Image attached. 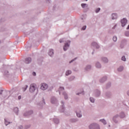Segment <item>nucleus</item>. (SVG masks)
I'll return each instance as SVG.
<instances>
[{
    "label": "nucleus",
    "instance_id": "obj_46",
    "mask_svg": "<svg viewBox=\"0 0 129 129\" xmlns=\"http://www.w3.org/2000/svg\"><path fill=\"white\" fill-rule=\"evenodd\" d=\"M23 125H21L20 126H18V129H23Z\"/></svg>",
    "mask_w": 129,
    "mask_h": 129
},
{
    "label": "nucleus",
    "instance_id": "obj_26",
    "mask_svg": "<svg viewBox=\"0 0 129 129\" xmlns=\"http://www.w3.org/2000/svg\"><path fill=\"white\" fill-rule=\"evenodd\" d=\"M101 60L104 63H108V58L107 57H102Z\"/></svg>",
    "mask_w": 129,
    "mask_h": 129
},
{
    "label": "nucleus",
    "instance_id": "obj_18",
    "mask_svg": "<svg viewBox=\"0 0 129 129\" xmlns=\"http://www.w3.org/2000/svg\"><path fill=\"white\" fill-rule=\"evenodd\" d=\"M78 121H79V119L78 118H74L70 119V122L72 123H74V122H77Z\"/></svg>",
    "mask_w": 129,
    "mask_h": 129
},
{
    "label": "nucleus",
    "instance_id": "obj_3",
    "mask_svg": "<svg viewBox=\"0 0 129 129\" xmlns=\"http://www.w3.org/2000/svg\"><path fill=\"white\" fill-rule=\"evenodd\" d=\"M101 94V92L98 89H96L94 91L93 95L95 97H100Z\"/></svg>",
    "mask_w": 129,
    "mask_h": 129
},
{
    "label": "nucleus",
    "instance_id": "obj_48",
    "mask_svg": "<svg viewBox=\"0 0 129 129\" xmlns=\"http://www.w3.org/2000/svg\"><path fill=\"white\" fill-rule=\"evenodd\" d=\"M64 42V40L63 39L59 40V43H63Z\"/></svg>",
    "mask_w": 129,
    "mask_h": 129
},
{
    "label": "nucleus",
    "instance_id": "obj_10",
    "mask_svg": "<svg viewBox=\"0 0 129 129\" xmlns=\"http://www.w3.org/2000/svg\"><path fill=\"white\" fill-rule=\"evenodd\" d=\"M48 89V84L45 83H43L41 84V89L42 90H46Z\"/></svg>",
    "mask_w": 129,
    "mask_h": 129
},
{
    "label": "nucleus",
    "instance_id": "obj_22",
    "mask_svg": "<svg viewBox=\"0 0 129 129\" xmlns=\"http://www.w3.org/2000/svg\"><path fill=\"white\" fill-rule=\"evenodd\" d=\"M48 55L50 57H52L53 55H54V50L52 49H50L48 52Z\"/></svg>",
    "mask_w": 129,
    "mask_h": 129
},
{
    "label": "nucleus",
    "instance_id": "obj_24",
    "mask_svg": "<svg viewBox=\"0 0 129 129\" xmlns=\"http://www.w3.org/2000/svg\"><path fill=\"white\" fill-rule=\"evenodd\" d=\"M119 117L120 118H124L125 117V114L124 113V112L122 111L119 113Z\"/></svg>",
    "mask_w": 129,
    "mask_h": 129
},
{
    "label": "nucleus",
    "instance_id": "obj_35",
    "mask_svg": "<svg viewBox=\"0 0 129 129\" xmlns=\"http://www.w3.org/2000/svg\"><path fill=\"white\" fill-rule=\"evenodd\" d=\"M39 104L40 105H45V104H46V103L45 102V100L43 99L42 101Z\"/></svg>",
    "mask_w": 129,
    "mask_h": 129
},
{
    "label": "nucleus",
    "instance_id": "obj_6",
    "mask_svg": "<svg viewBox=\"0 0 129 129\" xmlns=\"http://www.w3.org/2000/svg\"><path fill=\"white\" fill-rule=\"evenodd\" d=\"M81 7L82 8H83V9H84L85 13L88 12V11L89 10V8H88V5L86 4H82Z\"/></svg>",
    "mask_w": 129,
    "mask_h": 129
},
{
    "label": "nucleus",
    "instance_id": "obj_11",
    "mask_svg": "<svg viewBox=\"0 0 129 129\" xmlns=\"http://www.w3.org/2000/svg\"><path fill=\"white\" fill-rule=\"evenodd\" d=\"M61 106L59 109L60 112H64L65 111V107H64V102L61 101Z\"/></svg>",
    "mask_w": 129,
    "mask_h": 129
},
{
    "label": "nucleus",
    "instance_id": "obj_33",
    "mask_svg": "<svg viewBox=\"0 0 129 129\" xmlns=\"http://www.w3.org/2000/svg\"><path fill=\"white\" fill-rule=\"evenodd\" d=\"M100 121H101V122H102V123H103V124L104 125L106 124V121L104 119H100Z\"/></svg>",
    "mask_w": 129,
    "mask_h": 129
},
{
    "label": "nucleus",
    "instance_id": "obj_23",
    "mask_svg": "<svg viewBox=\"0 0 129 129\" xmlns=\"http://www.w3.org/2000/svg\"><path fill=\"white\" fill-rule=\"evenodd\" d=\"M112 20H116L117 19V14L113 13L111 15Z\"/></svg>",
    "mask_w": 129,
    "mask_h": 129
},
{
    "label": "nucleus",
    "instance_id": "obj_31",
    "mask_svg": "<svg viewBox=\"0 0 129 129\" xmlns=\"http://www.w3.org/2000/svg\"><path fill=\"white\" fill-rule=\"evenodd\" d=\"M71 73H72V72L70 70H68L66 72V76H68V75H70V74H71Z\"/></svg>",
    "mask_w": 129,
    "mask_h": 129
},
{
    "label": "nucleus",
    "instance_id": "obj_49",
    "mask_svg": "<svg viewBox=\"0 0 129 129\" xmlns=\"http://www.w3.org/2000/svg\"><path fill=\"white\" fill-rule=\"evenodd\" d=\"M3 91H4V90H0V95H2L3 94Z\"/></svg>",
    "mask_w": 129,
    "mask_h": 129
},
{
    "label": "nucleus",
    "instance_id": "obj_13",
    "mask_svg": "<svg viewBox=\"0 0 129 129\" xmlns=\"http://www.w3.org/2000/svg\"><path fill=\"white\" fill-rule=\"evenodd\" d=\"M127 23V20H126L125 18H123V19L121 20V24L122 27H124L125 25H126Z\"/></svg>",
    "mask_w": 129,
    "mask_h": 129
},
{
    "label": "nucleus",
    "instance_id": "obj_40",
    "mask_svg": "<svg viewBox=\"0 0 129 129\" xmlns=\"http://www.w3.org/2000/svg\"><path fill=\"white\" fill-rule=\"evenodd\" d=\"M4 75H6V76H9V75H10V73H9V71H6L5 72Z\"/></svg>",
    "mask_w": 129,
    "mask_h": 129
},
{
    "label": "nucleus",
    "instance_id": "obj_58",
    "mask_svg": "<svg viewBox=\"0 0 129 129\" xmlns=\"http://www.w3.org/2000/svg\"><path fill=\"white\" fill-rule=\"evenodd\" d=\"M0 44H2V41L0 40Z\"/></svg>",
    "mask_w": 129,
    "mask_h": 129
},
{
    "label": "nucleus",
    "instance_id": "obj_54",
    "mask_svg": "<svg viewBox=\"0 0 129 129\" xmlns=\"http://www.w3.org/2000/svg\"><path fill=\"white\" fill-rule=\"evenodd\" d=\"M21 96H19L18 97V99H21Z\"/></svg>",
    "mask_w": 129,
    "mask_h": 129
},
{
    "label": "nucleus",
    "instance_id": "obj_52",
    "mask_svg": "<svg viewBox=\"0 0 129 129\" xmlns=\"http://www.w3.org/2000/svg\"><path fill=\"white\" fill-rule=\"evenodd\" d=\"M50 0H47V1H46V2H47V3H48V4H50Z\"/></svg>",
    "mask_w": 129,
    "mask_h": 129
},
{
    "label": "nucleus",
    "instance_id": "obj_21",
    "mask_svg": "<svg viewBox=\"0 0 129 129\" xmlns=\"http://www.w3.org/2000/svg\"><path fill=\"white\" fill-rule=\"evenodd\" d=\"M95 67L97 69H101V63H100V62L99 61H97L95 63Z\"/></svg>",
    "mask_w": 129,
    "mask_h": 129
},
{
    "label": "nucleus",
    "instance_id": "obj_2",
    "mask_svg": "<svg viewBox=\"0 0 129 129\" xmlns=\"http://www.w3.org/2000/svg\"><path fill=\"white\" fill-rule=\"evenodd\" d=\"M70 44H71V41L68 40L66 41V43H64L63 47V51H67L68 49H69V47H70Z\"/></svg>",
    "mask_w": 129,
    "mask_h": 129
},
{
    "label": "nucleus",
    "instance_id": "obj_51",
    "mask_svg": "<svg viewBox=\"0 0 129 129\" xmlns=\"http://www.w3.org/2000/svg\"><path fill=\"white\" fill-rule=\"evenodd\" d=\"M126 94L128 96H129V90H128L127 92H126Z\"/></svg>",
    "mask_w": 129,
    "mask_h": 129
},
{
    "label": "nucleus",
    "instance_id": "obj_29",
    "mask_svg": "<svg viewBox=\"0 0 129 129\" xmlns=\"http://www.w3.org/2000/svg\"><path fill=\"white\" fill-rule=\"evenodd\" d=\"M89 100L92 103H94V102H95V99L92 97L89 98Z\"/></svg>",
    "mask_w": 129,
    "mask_h": 129
},
{
    "label": "nucleus",
    "instance_id": "obj_4",
    "mask_svg": "<svg viewBox=\"0 0 129 129\" xmlns=\"http://www.w3.org/2000/svg\"><path fill=\"white\" fill-rule=\"evenodd\" d=\"M50 102L52 103V104H56V105H58L59 103H58V100H57V98L56 97L53 96L51 97L50 99Z\"/></svg>",
    "mask_w": 129,
    "mask_h": 129
},
{
    "label": "nucleus",
    "instance_id": "obj_43",
    "mask_svg": "<svg viewBox=\"0 0 129 129\" xmlns=\"http://www.w3.org/2000/svg\"><path fill=\"white\" fill-rule=\"evenodd\" d=\"M28 85H26L25 87H23L22 89L23 90V91H25L26 90H27V88H28Z\"/></svg>",
    "mask_w": 129,
    "mask_h": 129
},
{
    "label": "nucleus",
    "instance_id": "obj_16",
    "mask_svg": "<svg viewBox=\"0 0 129 129\" xmlns=\"http://www.w3.org/2000/svg\"><path fill=\"white\" fill-rule=\"evenodd\" d=\"M105 96L107 98H110L112 96V93L109 91H107L105 93Z\"/></svg>",
    "mask_w": 129,
    "mask_h": 129
},
{
    "label": "nucleus",
    "instance_id": "obj_25",
    "mask_svg": "<svg viewBox=\"0 0 129 129\" xmlns=\"http://www.w3.org/2000/svg\"><path fill=\"white\" fill-rule=\"evenodd\" d=\"M53 121L55 124H58L59 122H60V120L57 118H54L53 119Z\"/></svg>",
    "mask_w": 129,
    "mask_h": 129
},
{
    "label": "nucleus",
    "instance_id": "obj_5",
    "mask_svg": "<svg viewBox=\"0 0 129 129\" xmlns=\"http://www.w3.org/2000/svg\"><path fill=\"white\" fill-rule=\"evenodd\" d=\"M127 42V40H126V39L122 40L120 44V48H121V49H123V48H124V46L126 45Z\"/></svg>",
    "mask_w": 129,
    "mask_h": 129
},
{
    "label": "nucleus",
    "instance_id": "obj_38",
    "mask_svg": "<svg viewBox=\"0 0 129 129\" xmlns=\"http://www.w3.org/2000/svg\"><path fill=\"white\" fill-rule=\"evenodd\" d=\"M110 86H111V83H110V82L108 83L106 85L107 88H109V87H110Z\"/></svg>",
    "mask_w": 129,
    "mask_h": 129
},
{
    "label": "nucleus",
    "instance_id": "obj_53",
    "mask_svg": "<svg viewBox=\"0 0 129 129\" xmlns=\"http://www.w3.org/2000/svg\"><path fill=\"white\" fill-rule=\"evenodd\" d=\"M80 94H81V93H78L77 94V95H80Z\"/></svg>",
    "mask_w": 129,
    "mask_h": 129
},
{
    "label": "nucleus",
    "instance_id": "obj_14",
    "mask_svg": "<svg viewBox=\"0 0 129 129\" xmlns=\"http://www.w3.org/2000/svg\"><path fill=\"white\" fill-rule=\"evenodd\" d=\"M92 46H93V47L94 48H96V49H99V48H100V46L99 45H98V43L95 42H93L92 43Z\"/></svg>",
    "mask_w": 129,
    "mask_h": 129
},
{
    "label": "nucleus",
    "instance_id": "obj_57",
    "mask_svg": "<svg viewBox=\"0 0 129 129\" xmlns=\"http://www.w3.org/2000/svg\"><path fill=\"white\" fill-rule=\"evenodd\" d=\"M55 8H56V6H53V9H55Z\"/></svg>",
    "mask_w": 129,
    "mask_h": 129
},
{
    "label": "nucleus",
    "instance_id": "obj_60",
    "mask_svg": "<svg viewBox=\"0 0 129 129\" xmlns=\"http://www.w3.org/2000/svg\"><path fill=\"white\" fill-rule=\"evenodd\" d=\"M84 1H86V2H87V1H88V0H84Z\"/></svg>",
    "mask_w": 129,
    "mask_h": 129
},
{
    "label": "nucleus",
    "instance_id": "obj_34",
    "mask_svg": "<svg viewBox=\"0 0 129 129\" xmlns=\"http://www.w3.org/2000/svg\"><path fill=\"white\" fill-rule=\"evenodd\" d=\"M10 123H11V122H9L8 121V120H7V119H5V124H6V125H9V124H10Z\"/></svg>",
    "mask_w": 129,
    "mask_h": 129
},
{
    "label": "nucleus",
    "instance_id": "obj_47",
    "mask_svg": "<svg viewBox=\"0 0 129 129\" xmlns=\"http://www.w3.org/2000/svg\"><path fill=\"white\" fill-rule=\"evenodd\" d=\"M32 75H33V76H36V72H33L32 73Z\"/></svg>",
    "mask_w": 129,
    "mask_h": 129
},
{
    "label": "nucleus",
    "instance_id": "obj_44",
    "mask_svg": "<svg viewBox=\"0 0 129 129\" xmlns=\"http://www.w3.org/2000/svg\"><path fill=\"white\" fill-rule=\"evenodd\" d=\"M25 127L26 129L30 128V127H31V125H26Z\"/></svg>",
    "mask_w": 129,
    "mask_h": 129
},
{
    "label": "nucleus",
    "instance_id": "obj_9",
    "mask_svg": "<svg viewBox=\"0 0 129 129\" xmlns=\"http://www.w3.org/2000/svg\"><path fill=\"white\" fill-rule=\"evenodd\" d=\"M107 80V77L106 76H104L102 78H101L99 81L100 82V83L103 84L104 83V82H105V81H106Z\"/></svg>",
    "mask_w": 129,
    "mask_h": 129
},
{
    "label": "nucleus",
    "instance_id": "obj_56",
    "mask_svg": "<svg viewBox=\"0 0 129 129\" xmlns=\"http://www.w3.org/2000/svg\"><path fill=\"white\" fill-rule=\"evenodd\" d=\"M93 54H94V51H93V52H92V54L93 55Z\"/></svg>",
    "mask_w": 129,
    "mask_h": 129
},
{
    "label": "nucleus",
    "instance_id": "obj_42",
    "mask_svg": "<svg viewBox=\"0 0 129 129\" xmlns=\"http://www.w3.org/2000/svg\"><path fill=\"white\" fill-rule=\"evenodd\" d=\"M77 59V57L74 58L73 59H72L69 62L70 64H71V63H73V62H74V61L76 60Z\"/></svg>",
    "mask_w": 129,
    "mask_h": 129
},
{
    "label": "nucleus",
    "instance_id": "obj_15",
    "mask_svg": "<svg viewBox=\"0 0 129 129\" xmlns=\"http://www.w3.org/2000/svg\"><path fill=\"white\" fill-rule=\"evenodd\" d=\"M91 68H92V66L90 64H88L85 68V71L88 72V71H90V70H91Z\"/></svg>",
    "mask_w": 129,
    "mask_h": 129
},
{
    "label": "nucleus",
    "instance_id": "obj_45",
    "mask_svg": "<svg viewBox=\"0 0 129 129\" xmlns=\"http://www.w3.org/2000/svg\"><path fill=\"white\" fill-rule=\"evenodd\" d=\"M82 30H83V31H85V30H86V25L84 26L82 28Z\"/></svg>",
    "mask_w": 129,
    "mask_h": 129
},
{
    "label": "nucleus",
    "instance_id": "obj_36",
    "mask_svg": "<svg viewBox=\"0 0 129 129\" xmlns=\"http://www.w3.org/2000/svg\"><path fill=\"white\" fill-rule=\"evenodd\" d=\"M124 35L126 37H129V31H126L124 33Z\"/></svg>",
    "mask_w": 129,
    "mask_h": 129
},
{
    "label": "nucleus",
    "instance_id": "obj_32",
    "mask_svg": "<svg viewBox=\"0 0 129 129\" xmlns=\"http://www.w3.org/2000/svg\"><path fill=\"white\" fill-rule=\"evenodd\" d=\"M75 79V77H74V76H71L69 78V81H73V80H74Z\"/></svg>",
    "mask_w": 129,
    "mask_h": 129
},
{
    "label": "nucleus",
    "instance_id": "obj_17",
    "mask_svg": "<svg viewBox=\"0 0 129 129\" xmlns=\"http://www.w3.org/2000/svg\"><path fill=\"white\" fill-rule=\"evenodd\" d=\"M119 116V115L118 114H116L113 117L112 120L115 122V123H117V122H118V121L116 119Z\"/></svg>",
    "mask_w": 129,
    "mask_h": 129
},
{
    "label": "nucleus",
    "instance_id": "obj_8",
    "mask_svg": "<svg viewBox=\"0 0 129 129\" xmlns=\"http://www.w3.org/2000/svg\"><path fill=\"white\" fill-rule=\"evenodd\" d=\"M76 114L77 116V117H79L81 118V117H82V111H81V110L78 109L76 111Z\"/></svg>",
    "mask_w": 129,
    "mask_h": 129
},
{
    "label": "nucleus",
    "instance_id": "obj_20",
    "mask_svg": "<svg viewBox=\"0 0 129 129\" xmlns=\"http://www.w3.org/2000/svg\"><path fill=\"white\" fill-rule=\"evenodd\" d=\"M32 62V58L31 57H27L25 59V63L26 64H30Z\"/></svg>",
    "mask_w": 129,
    "mask_h": 129
},
{
    "label": "nucleus",
    "instance_id": "obj_39",
    "mask_svg": "<svg viewBox=\"0 0 129 129\" xmlns=\"http://www.w3.org/2000/svg\"><path fill=\"white\" fill-rule=\"evenodd\" d=\"M113 41H114V42H116V41H117V37L115 36H114L113 37Z\"/></svg>",
    "mask_w": 129,
    "mask_h": 129
},
{
    "label": "nucleus",
    "instance_id": "obj_28",
    "mask_svg": "<svg viewBox=\"0 0 129 129\" xmlns=\"http://www.w3.org/2000/svg\"><path fill=\"white\" fill-rule=\"evenodd\" d=\"M14 111L15 113H16V114H17V115H18L19 114V108L15 107L14 108Z\"/></svg>",
    "mask_w": 129,
    "mask_h": 129
},
{
    "label": "nucleus",
    "instance_id": "obj_1",
    "mask_svg": "<svg viewBox=\"0 0 129 129\" xmlns=\"http://www.w3.org/2000/svg\"><path fill=\"white\" fill-rule=\"evenodd\" d=\"M89 129H100V127L97 123H92L89 125Z\"/></svg>",
    "mask_w": 129,
    "mask_h": 129
},
{
    "label": "nucleus",
    "instance_id": "obj_27",
    "mask_svg": "<svg viewBox=\"0 0 129 129\" xmlns=\"http://www.w3.org/2000/svg\"><path fill=\"white\" fill-rule=\"evenodd\" d=\"M123 69H124L123 66H121L119 68H118L117 71L118 72H121L123 71Z\"/></svg>",
    "mask_w": 129,
    "mask_h": 129
},
{
    "label": "nucleus",
    "instance_id": "obj_12",
    "mask_svg": "<svg viewBox=\"0 0 129 129\" xmlns=\"http://www.w3.org/2000/svg\"><path fill=\"white\" fill-rule=\"evenodd\" d=\"M36 88L35 87V85H34V84L31 85L29 88V91L31 93L34 92L35 90H36Z\"/></svg>",
    "mask_w": 129,
    "mask_h": 129
},
{
    "label": "nucleus",
    "instance_id": "obj_7",
    "mask_svg": "<svg viewBox=\"0 0 129 129\" xmlns=\"http://www.w3.org/2000/svg\"><path fill=\"white\" fill-rule=\"evenodd\" d=\"M33 114V110H31L25 112L23 113V116L25 117L30 116V115H32Z\"/></svg>",
    "mask_w": 129,
    "mask_h": 129
},
{
    "label": "nucleus",
    "instance_id": "obj_37",
    "mask_svg": "<svg viewBox=\"0 0 129 129\" xmlns=\"http://www.w3.org/2000/svg\"><path fill=\"white\" fill-rule=\"evenodd\" d=\"M121 60L122 61H124L125 62L126 61V58H125V56L123 55L121 57Z\"/></svg>",
    "mask_w": 129,
    "mask_h": 129
},
{
    "label": "nucleus",
    "instance_id": "obj_30",
    "mask_svg": "<svg viewBox=\"0 0 129 129\" xmlns=\"http://www.w3.org/2000/svg\"><path fill=\"white\" fill-rule=\"evenodd\" d=\"M62 95L64 96V99H68V95H67V93H66V92H62Z\"/></svg>",
    "mask_w": 129,
    "mask_h": 129
},
{
    "label": "nucleus",
    "instance_id": "obj_59",
    "mask_svg": "<svg viewBox=\"0 0 129 129\" xmlns=\"http://www.w3.org/2000/svg\"><path fill=\"white\" fill-rule=\"evenodd\" d=\"M108 126H109V127H110V125H109Z\"/></svg>",
    "mask_w": 129,
    "mask_h": 129
},
{
    "label": "nucleus",
    "instance_id": "obj_41",
    "mask_svg": "<svg viewBox=\"0 0 129 129\" xmlns=\"http://www.w3.org/2000/svg\"><path fill=\"white\" fill-rule=\"evenodd\" d=\"M99 12H100V8H97L95 10V13H96V14L99 13Z\"/></svg>",
    "mask_w": 129,
    "mask_h": 129
},
{
    "label": "nucleus",
    "instance_id": "obj_19",
    "mask_svg": "<svg viewBox=\"0 0 129 129\" xmlns=\"http://www.w3.org/2000/svg\"><path fill=\"white\" fill-rule=\"evenodd\" d=\"M64 90H65V89L64 88V87H59V88H58V89L57 90L56 92H58L59 95H61V92H63V91H64Z\"/></svg>",
    "mask_w": 129,
    "mask_h": 129
},
{
    "label": "nucleus",
    "instance_id": "obj_55",
    "mask_svg": "<svg viewBox=\"0 0 129 129\" xmlns=\"http://www.w3.org/2000/svg\"><path fill=\"white\" fill-rule=\"evenodd\" d=\"M82 20H85V18H82Z\"/></svg>",
    "mask_w": 129,
    "mask_h": 129
},
{
    "label": "nucleus",
    "instance_id": "obj_50",
    "mask_svg": "<svg viewBox=\"0 0 129 129\" xmlns=\"http://www.w3.org/2000/svg\"><path fill=\"white\" fill-rule=\"evenodd\" d=\"M116 25H115L113 27H112V29H113V30H114V29H115V28H116Z\"/></svg>",
    "mask_w": 129,
    "mask_h": 129
}]
</instances>
